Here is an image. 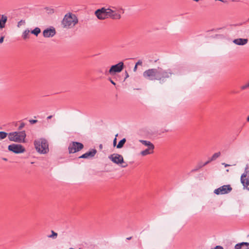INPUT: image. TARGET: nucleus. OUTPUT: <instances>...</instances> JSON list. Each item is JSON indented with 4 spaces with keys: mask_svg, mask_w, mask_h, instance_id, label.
Segmentation results:
<instances>
[{
    "mask_svg": "<svg viewBox=\"0 0 249 249\" xmlns=\"http://www.w3.org/2000/svg\"><path fill=\"white\" fill-rule=\"evenodd\" d=\"M173 72L171 69L163 70L161 68L150 69L143 73V76L149 80H158L160 84L164 83L166 79L170 78Z\"/></svg>",
    "mask_w": 249,
    "mask_h": 249,
    "instance_id": "1",
    "label": "nucleus"
},
{
    "mask_svg": "<svg viewBox=\"0 0 249 249\" xmlns=\"http://www.w3.org/2000/svg\"><path fill=\"white\" fill-rule=\"evenodd\" d=\"M78 22L77 16L71 13H68L64 16L61 21V25L63 28L69 29L73 28Z\"/></svg>",
    "mask_w": 249,
    "mask_h": 249,
    "instance_id": "2",
    "label": "nucleus"
},
{
    "mask_svg": "<svg viewBox=\"0 0 249 249\" xmlns=\"http://www.w3.org/2000/svg\"><path fill=\"white\" fill-rule=\"evenodd\" d=\"M34 144L36 151L40 154H46L49 152L48 143L45 139L36 140Z\"/></svg>",
    "mask_w": 249,
    "mask_h": 249,
    "instance_id": "3",
    "label": "nucleus"
},
{
    "mask_svg": "<svg viewBox=\"0 0 249 249\" xmlns=\"http://www.w3.org/2000/svg\"><path fill=\"white\" fill-rule=\"evenodd\" d=\"M26 136L24 131H15L8 134V139L10 141L19 143L24 142Z\"/></svg>",
    "mask_w": 249,
    "mask_h": 249,
    "instance_id": "4",
    "label": "nucleus"
},
{
    "mask_svg": "<svg viewBox=\"0 0 249 249\" xmlns=\"http://www.w3.org/2000/svg\"><path fill=\"white\" fill-rule=\"evenodd\" d=\"M124 68V62L121 61L118 64L111 66L109 70L106 71L105 73L106 75H110L114 76L117 73L120 72L123 70Z\"/></svg>",
    "mask_w": 249,
    "mask_h": 249,
    "instance_id": "5",
    "label": "nucleus"
},
{
    "mask_svg": "<svg viewBox=\"0 0 249 249\" xmlns=\"http://www.w3.org/2000/svg\"><path fill=\"white\" fill-rule=\"evenodd\" d=\"M240 179L244 189H246L249 191V164L246 165L245 171L242 174Z\"/></svg>",
    "mask_w": 249,
    "mask_h": 249,
    "instance_id": "6",
    "label": "nucleus"
},
{
    "mask_svg": "<svg viewBox=\"0 0 249 249\" xmlns=\"http://www.w3.org/2000/svg\"><path fill=\"white\" fill-rule=\"evenodd\" d=\"M84 147L83 144L79 142H71L68 147L69 153H74L76 152L79 151Z\"/></svg>",
    "mask_w": 249,
    "mask_h": 249,
    "instance_id": "7",
    "label": "nucleus"
},
{
    "mask_svg": "<svg viewBox=\"0 0 249 249\" xmlns=\"http://www.w3.org/2000/svg\"><path fill=\"white\" fill-rule=\"evenodd\" d=\"M8 149L16 154L22 153L25 151V148L19 144H12L8 146Z\"/></svg>",
    "mask_w": 249,
    "mask_h": 249,
    "instance_id": "8",
    "label": "nucleus"
},
{
    "mask_svg": "<svg viewBox=\"0 0 249 249\" xmlns=\"http://www.w3.org/2000/svg\"><path fill=\"white\" fill-rule=\"evenodd\" d=\"M232 190V188L230 185H224L219 188L216 189L214 191V193L216 195H223L230 193Z\"/></svg>",
    "mask_w": 249,
    "mask_h": 249,
    "instance_id": "9",
    "label": "nucleus"
},
{
    "mask_svg": "<svg viewBox=\"0 0 249 249\" xmlns=\"http://www.w3.org/2000/svg\"><path fill=\"white\" fill-rule=\"evenodd\" d=\"M107 9L105 8L98 9L95 12V14L97 18L101 20L107 18Z\"/></svg>",
    "mask_w": 249,
    "mask_h": 249,
    "instance_id": "10",
    "label": "nucleus"
},
{
    "mask_svg": "<svg viewBox=\"0 0 249 249\" xmlns=\"http://www.w3.org/2000/svg\"><path fill=\"white\" fill-rule=\"evenodd\" d=\"M109 159L114 163L116 164L124 162V158L122 156L118 154H113L109 156Z\"/></svg>",
    "mask_w": 249,
    "mask_h": 249,
    "instance_id": "11",
    "label": "nucleus"
},
{
    "mask_svg": "<svg viewBox=\"0 0 249 249\" xmlns=\"http://www.w3.org/2000/svg\"><path fill=\"white\" fill-rule=\"evenodd\" d=\"M56 34V31L54 27L47 28L43 32V35L44 37H52Z\"/></svg>",
    "mask_w": 249,
    "mask_h": 249,
    "instance_id": "12",
    "label": "nucleus"
},
{
    "mask_svg": "<svg viewBox=\"0 0 249 249\" xmlns=\"http://www.w3.org/2000/svg\"><path fill=\"white\" fill-rule=\"evenodd\" d=\"M107 18H110L114 19H118L121 18V15L118 13H116L110 9H107Z\"/></svg>",
    "mask_w": 249,
    "mask_h": 249,
    "instance_id": "13",
    "label": "nucleus"
},
{
    "mask_svg": "<svg viewBox=\"0 0 249 249\" xmlns=\"http://www.w3.org/2000/svg\"><path fill=\"white\" fill-rule=\"evenodd\" d=\"M96 153H97V150L95 149H92L90 150V151L83 154L82 156L79 157V158H83V159L91 158L93 157L95 155Z\"/></svg>",
    "mask_w": 249,
    "mask_h": 249,
    "instance_id": "14",
    "label": "nucleus"
},
{
    "mask_svg": "<svg viewBox=\"0 0 249 249\" xmlns=\"http://www.w3.org/2000/svg\"><path fill=\"white\" fill-rule=\"evenodd\" d=\"M248 42L247 38H237L233 40V42L237 45H244L246 44Z\"/></svg>",
    "mask_w": 249,
    "mask_h": 249,
    "instance_id": "15",
    "label": "nucleus"
},
{
    "mask_svg": "<svg viewBox=\"0 0 249 249\" xmlns=\"http://www.w3.org/2000/svg\"><path fill=\"white\" fill-rule=\"evenodd\" d=\"M155 147H148L142 151L140 154L142 156H145L148 155L152 154L154 153V150Z\"/></svg>",
    "mask_w": 249,
    "mask_h": 249,
    "instance_id": "16",
    "label": "nucleus"
},
{
    "mask_svg": "<svg viewBox=\"0 0 249 249\" xmlns=\"http://www.w3.org/2000/svg\"><path fill=\"white\" fill-rule=\"evenodd\" d=\"M0 29L5 27V23L7 20V17L4 15H0Z\"/></svg>",
    "mask_w": 249,
    "mask_h": 249,
    "instance_id": "17",
    "label": "nucleus"
},
{
    "mask_svg": "<svg viewBox=\"0 0 249 249\" xmlns=\"http://www.w3.org/2000/svg\"><path fill=\"white\" fill-rule=\"evenodd\" d=\"M139 142H140L142 144L145 146L148 147H155L154 145L150 141L143 140H139Z\"/></svg>",
    "mask_w": 249,
    "mask_h": 249,
    "instance_id": "18",
    "label": "nucleus"
},
{
    "mask_svg": "<svg viewBox=\"0 0 249 249\" xmlns=\"http://www.w3.org/2000/svg\"><path fill=\"white\" fill-rule=\"evenodd\" d=\"M221 155V153L220 152L215 153L210 159V161H213L215 160L216 159H217Z\"/></svg>",
    "mask_w": 249,
    "mask_h": 249,
    "instance_id": "19",
    "label": "nucleus"
},
{
    "mask_svg": "<svg viewBox=\"0 0 249 249\" xmlns=\"http://www.w3.org/2000/svg\"><path fill=\"white\" fill-rule=\"evenodd\" d=\"M30 31L28 29L25 30L22 35L23 39H26L29 37Z\"/></svg>",
    "mask_w": 249,
    "mask_h": 249,
    "instance_id": "20",
    "label": "nucleus"
},
{
    "mask_svg": "<svg viewBox=\"0 0 249 249\" xmlns=\"http://www.w3.org/2000/svg\"><path fill=\"white\" fill-rule=\"evenodd\" d=\"M40 32L41 30L40 28H39L38 27H36L31 31V33L35 35L36 36H37V35L40 33Z\"/></svg>",
    "mask_w": 249,
    "mask_h": 249,
    "instance_id": "21",
    "label": "nucleus"
},
{
    "mask_svg": "<svg viewBox=\"0 0 249 249\" xmlns=\"http://www.w3.org/2000/svg\"><path fill=\"white\" fill-rule=\"evenodd\" d=\"M8 136V134L4 131H0V141L5 139L7 136Z\"/></svg>",
    "mask_w": 249,
    "mask_h": 249,
    "instance_id": "22",
    "label": "nucleus"
},
{
    "mask_svg": "<svg viewBox=\"0 0 249 249\" xmlns=\"http://www.w3.org/2000/svg\"><path fill=\"white\" fill-rule=\"evenodd\" d=\"M52 234L48 236V237L52 238V239H56L57 236V233L54 232L53 231H51Z\"/></svg>",
    "mask_w": 249,
    "mask_h": 249,
    "instance_id": "23",
    "label": "nucleus"
},
{
    "mask_svg": "<svg viewBox=\"0 0 249 249\" xmlns=\"http://www.w3.org/2000/svg\"><path fill=\"white\" fill-rule=\"evenodd\" d=\"M124 144V138H123L122 140H121L118 143V144L117 145L116 147L117 148H122Z\"/></svg>",
    "mask_w": 249,
    "mask_h": 249,
    "instance_id": "24",
    "label": "nucleus"
},
{
    "mask_svg": "<svg viewBox=\"0 0 249 249\" xmlns=\"http://www.w3.org/2000/svg\"><path fill=\"white\" fill-rule=\"evenodd\" d=\"M203 167V166L202 165V163H199L197 166L195 167V168L193 169L192 170L191 172H196L197 171V170H198L199 169H200L201 168Z\"/></svg>",
    "mask_w": 249,
    "mask_h": 249,
    "instance_id": "25",
    "label": "nucleus"
},
{
    "mask_svg": "<svg viewBox=\"0 0 249 249\" xmlns=\"http://www.w3.org/2000/svg\"><path fill=\"white\" fill-rule=\"evenodd\" d=\"M242 246L240 243H238L235 245L234 247V249H241Z\"/></svg>",
    "mask_w": 249,
    "mask_h": 249,
    "instance_id": "26",
    "label": "nucleus"
},
{
    "mask_svg": "<svg viewBox=\"0 0 249 249\" xmlns=\"http://www.w3.org/2000/svg\"><path fill=\"white\" fill-rule=\"evenodd\" d=\"M5 37V35L3 33L1 34V37L0 38V43H2L3 42L4 38Z\"/></svg>",
    "mask_w": 249,
    "mask_h": 249,
    "instance_id": "27",
    "label": "nucleus"
},
{
    "mask_svg": "<svg viewBox=\"0 0 249 249\" xmlns=\"http://www.w3.org/2000/svg\"><path fill=\"white\" fill-rule=\"evenodd\" d=\"M248 88H249V86H248V84H247L245 85H243L241 87V89L242 90H244V89H246Z\"/></svg>",
    "mask_w": 249,
    "mask_h": 249,
    "instance_id": "28",
    "label": "nucleus"
},
{
    "mask_svg": "<svg viewBox=\"0 0 249 249\" xmlns=\"http://www.w3.org/2000/svg\"><path fill=\"white\" fill-rule=\"evenodd\" d=\"M25 23V21L23 20H20L18 23V27H19L22 24Z\"/></svg>",
    "mask_w": 249,
    "mask_h": 249,
    "instance_id": "29",
    "label": "nucleus"
},
{
    "mask_svg": "<svg viewBox=\"0 0 249 249\" xmlns=\"http://www.w3.org/2000/svg\"><path fill=\"white\" fill-rule=\"evenodd\" d=\"M242 245V246H246L247 247H248L249 246V242H241L240 243Z\"/></svg>",
    "mask_w": 249,
    "mask_h": 249,
    "instance_id": "30",
    "label": "nucleus"
},
{
    "mask_svg": "<svg viewBox=\"0 0 249 249\" xmlns=\"http://www.w3.org/2000/svg\"><path fill=\"white\" fill-rule=\"evenodd\" d=\"M25 126V124L23 123L20 124V125L18 127V129L21 130L22 128Z\"/></svg>",
    "mask_w": 249,
    "mask_h": 249,
    "instance_id": "31",
    "label": "nucleus"
},
{
    "mask_svg": "<svg viewBox=\"0 0 249 249\" xmlns=\"http://www.w3.org/2000/svg\"><path fill=\"white\" fill-rule=\"evenodd\" d=\"M211 161H210V159H209L208 161H206L205 163H202V165L203 167V166L207 165L208 163H209Z\"/></svg>",
    "mask_w": 249,
    "mask_h": 249,
    "instance_id": "32",
    "label": "nucleus"
},
{
    "mask_svg": "<svg viewBox=\"0 0 249 249\" xmlns=\"http://www.w3.org/2000/svg\"><path fill=\"white\" fill-rule=\"evenodd\" d=\"M30 123L32 124H35L37 122L36 120H30L29 121Z\"/></svg>",
    "mask_w": 249,
    "mask_h": 249,
    "instance_id": "33",
    "label": "nucleus"
},
{
    "mask_svg": "<svg viewBox=\"0 0 249 249\" xmlns=\"http://www.w3.org/2000/svg\"><path fill=\"white\" fill-rule=\"evenodd\" d=\"M142 61L141 60H139L136 64V65H142Z\"/></svg>",
    "mask_w": 249,
    "mask_h": 249,
    "instance_id": "34",
    "label": "nucleus"
},
{
    "mask_svg": "<svg viewBox=\"0 0 249 249\" xmlns=\"http://www.w3.org/2000/svg\"><path fill=\"white\" fill-rule=\"evenodd\" d=\"M116 142H117V139H116V138H115L114 139V140H113V145H114V146H116Z\"/></svg>",
    "mask_w": 249,
    "mask_h": 249,
    "instance_id": "35",
    "label": "nucleus"
},
{
    "mask_svg": "<svg viewBox=\"0 0 249 249\" xmlns=\"http://www.w3.org/2000/svg\"><path fill=\"white\" fill-rule=\"evenodd\" d=\"M129 77V75L127 71H125V79Z\"/></svg>",
    "mask_w": 249,
    "mask_h": 249,
    "instance_id": "36",
    "label": "nucleus"
},
{
    "mask_svg": "<svg viewBox=\"0 0 249 249\" xmlns=\"http://www.w3.org/2000/svg\"><path fill=\"white\" fill-rule=\"evenodd\" d=\"M110 80V82H111L113 85H115V82H114L112 80H111V79H110V80Z\"/></svg>",
    "mask_w": 249,
    "mask_h": 249,
    "instance_id": "37",
    "label": "nucleus"
},
{
    "mask_svg": "<svg viewBox=\"0 0 249 249\" xmlns=\"http://www.w3.org/2000/svg\"><path fill=\"white\" fill-rule=\"evenodd\" d=\"M137 69V65L135 64V67L134 68V71H135Z\"/></svg>",
    "mask_w": 249,
    "mask_h": 249,
    "instance_id": "38",
    "label": "nucleus"
},
{
    "mask_svg": "<svg viewBox=\"0 0 249 249\" xmlns=\"http://www.w3.org/2000/svg\"><path fill=\"white\" fill-rule=\"evenodd\" d=\"M52 117H53V116H52V115H50V116H48V117H47V119L48 120H49V119H51Z\"/></svg>",
    "mask_w": 249,
    "mask_h": 249,
    "instance_id": "39",
    "label": "nucleus"
},
{
    "mask_svg": "<svg viewBox=\"0 0 249 249\" xmlns=\"http://www.w3.org/2000/svg\"><path fill=\"white\" fill-rule=\"evenodd\" d=\"M222 164L224 165L225 167H228V166H230V165H229L228 164H226V163H223Z\"/></svg>",
    "mask_w": 249,
    "mask_h": 249,
    "instance_id": "40",
    "label": "nucleus"
},
{
    "mask_svg": "<svg viewBox=\"0 0 249 249\" xmlns=\"http://www.w3.org/2000/svg\"><path fill=\"white\" fill-rule=\"evenodd\" d=\"M133 64L132 63H128V65H129V66H133Z\"/></svg>",
    "mask_w": 249,
    "mask_h": 249,
    "instance_id": "41",
    "label": "nucleus"
},
{
    "mask_svg": "<svg viewBox=\"0 0 249 249\" xmlns=\"http://www.w3.org/2000/svg\"><path fill=\"white\" fill-rule=\"evenodd\" d=\"M131 238H132V237H127V238H126V239H127V240H130V239H131Z\"/></svg>",
    "mask_w": 249,
    "mask_h": 249,
    "instance_id": "42",
    "label": "nucleus"
},
{
    "mask_svg": "<svg viewBox=\"0 0 249 249\" xmlns=\"http://www.w3.org/2000/svg\"><path fill=\"white\" fill-rule=\"evenodd\" d=\"M168 131H169L168 130L165 129L164 131H162V133H163L164 132H168Z\"/></svg>",
    "mask_w": 249,
    "mask_h": 249,
    "instance_id": "43",
    "label": "nucleus"
},
{
    "mask_svg": "<svg viewBox=\"0 0 249 249\" xmlns=\"http://www.w3.org/2000/svg\"><path fill=\"white\" fill-rule=\"evenodd\" d=\"M247 121L248 122H249V116L247 117Z\"/></svg>",
    "mask_w": 249,
    "mask_h": 249,
    "instance_id": "44",
    "label": "nucleus"
},
{
    "mask_svg": "<svg viewBox=\"0 0 249 249\" xmlns=\"http://www.w3.org/2000/svg\"><path fill=\"white\" fill-rule=\"evenodd\" d=\"M233 1H238L239 0H232Z\"/></svg>",
    "mask_w": 249,
    "mask_h": 249,
    "instance_id": "45",
    "label": "nucleus"
},
{
    "mask_svg": "<svg viewBox=\"0 0 249 249\" xmlns=\"http://www.w3.org/2000/svg\"><path fill=\"white\" fill-rule=\"evenodd\" d=\"M69 249H75L71 248H70Z\"/></svg>",
    "mask_w": 249,
    "mask_h": 249,
    "instance_id": "46",
    "label": "nucleus"
},
{
    "mask_svg": "<svg viewBox=\"0 0 249 249\" xmlns=\"http://www.w3.org/2000/svg\"><path fill=\"white\" fill-rule=\"evenodd\" d=\"M4 160H7V159H4Z\"/></svg>",
    "mask_w": 249,
    "mask_h": 249,
    "instance_id": "47",
    "label": "nucleus"
},
{
    "mask_svg": "<svg viewBox=\"0 0 249 249\" xmlns=\"http://www.w3.org/2000/svg\"><path fill=\"white\" fill-rule=\"evenodd\" d=\"M249 249V248H248V249Z\"/></svg>",
    "mask_w": 249,
    "mask_h": 249,
    "instance_id": "48",
    "label": "nucleus"
}]
</instances>
